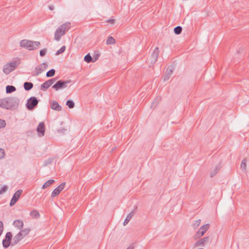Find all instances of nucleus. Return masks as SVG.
<instances>
[{
  "label": "nucleus",
  "mask_w": 249,
  "mask_h": 249,
  "mask_svg": "<svg viewBox=\"0 0 249 249\" xmlns=\"http://www.w3.org/2000/svg\"><path fill=\"white\" fill-rule=\"evenodd\" d=\"M39 100L34 96L31 97L27 100L26 107L29 110H33L37 107Z\"/></svg>",
  "instance_id": "39448f33"
},
{
  "label": "nucleus",
  "mask_w": 249,
  "mask_h": 249,
  "mask_svg": "<svg viewBox=\"0 0 249 249\" xmlns=\"http://www.w3.org/2000/svg\"><path fill=\"white\" fill-rule=\"evenodd\" d=\"M5 155L4 150L2 148H0V160L4 158Z\"/></svg>",
  "instance_id": "58836bf2"
},
{
  "label": "nucleus",
  "mask_w": 249,
  "mask_h": 249,
  "mask_svg": "<svg viewBox=\"0 0 249 249\" xmlns=\"http://www.w3.org/2000/svg\"><path fill=\"white\" fill-rule=\"evenodd\" d=\"M70 28V23L66 22L61 25L55 31L54 34V39L57 40H60L62 36L65 35L66 32Z\"/></svg>",
  "instance_id": "f03ea898"
},
{
  "label": "nucleus",
  "mask_w": 249,
  "mask_h": 249,
  "mask_svg": "<svg viewBox=\"0 0 249 249\" xmlns=\"http://www.w3.org/2000/svg\"><path fill=\"white\" fill-rule=\"evenodd\" d=\"M23 238V236L21 235V233L19 232L15 235L13 239V242L12 243V246H14L17 244L21 239Z\"/></svg>",
  "instance_id": "dca6fc26"
},
{
  "label": "nucleus",
  "mask_w": 249,
  "mask_h": 249,
  "mask_svg": "<svg viewBox=\"0 0 249 249\" xmlns=\"http://www.w3.org/2000/svg\"><path fill=\"white\" fill-rule=\"evenodd\" d=\"M173 69H169V68L167 69L165 74V78L164 79V81H165L168 80L171 77V75L173 73Z\"/></svg>",
  "instance_id": "a211bd4d"
},
{
  "label": "nucleus",
  "mask_w": 249,
  "mask_h": 249,
  "mask_svg": "<svg viewBox=\"0 0 249 249\" xmlns=\"http://www.w3.org/2000/svg\"><path fill=\"white\" fill-rule=\"evenodd\" d=\"M56 78H53L48 80L51 85H52L56 81Z\"/></svg>",
  "instance_id": "a19ab883"
},
{
  "label": "nucleus",
  "mask_w": 249,
  "mask_h": 249,
  "mask_svg": "<svg viewBox=\"0 0 249 249\" xmlns=\"http://www.w3.org/2000/svg\"><path fill=\"white\" fill-rule=\"evenodd\" d=\"M159 54V48L158 47H156L153 52H152L151 55V63H155L158 59V56Z\"/></svg>",
  "instance_id": "ddd939ff"
},
{
  "label": "nucleus",
  "mask_w": 249,
  "mask_h": 249,
  "mask_svg": "<svg viewBox=\"0 0 249 249\" xmlns=\"http://www.w3.org/2000/svg\"><path fill=\"white\" fill-rule=\"evenodd\" d=\"M47 67H48V64L46 62L43 63L41 64H40V65L37 66L35 68V70L33 72V74H32L33 76H38L40 73H42L44 71H45Z\"/></svg>",
  "instance_id": "6e6552de"
},
{
  "label": "nucleus",
  "mask_w": 249,
  "mask_h": 249,
  "mask_svg": "<svg viewBox=\"0 0 249 249\" xmlns=\"http://www.w3.org/2000/svg\"><path fill=\"white\" fill-rule=\"evenodd\" d=\"M6 126V122L4 120L0 119V129L4 128Z\"/></svg>",
  "instance_id": "c9c22d12"
},
{
  "label": "nucleus",
  "mask_w": 249,
  "mask_h": 249,
  "mask_svg": "<svg viewBox=\"0 0 249 249\" xmlns=\"http://www.w3.org/2000/svg\"><path fill=\"white\" fill-rule=\"evenodd\" d=\"M50 107L53 110L56 111H61L62 110V107L59 105L58 103L55 101H53L51 102Z\"/></svg>",
  "instance_id": "2eb2a0df"
},
{
  "label": "nucleus",
  "mask_w": 249,
  "mask_h": 249,
  "mask_svg": "<svg viewBox=\"0 0 249 249\" xmlns=\"http://www.w3.org/2000/svg\"><path fill=\"white\" fill-rule=\"evenodd\" d=\"M99 54H98V53H96V54H94L93 55V57H92V59H93V62H95L96 60H98V58H99Z\"/></svg>",
  "instance_id": "ea45409f"
},
{
  "label": "nucleus",
  "mask_w": 249,
  "mask_h": 249,
  "mask_svg": "<svg viewBox=\"0 0 249 249\" xmlns=\"http://www.w3.org/2000/svg\"><path fill=\"white\" fill-rule=\"evenodd\" d=\"M160 98L157 97V99L155 100V101L152 103V105L151 106V108L153 107L154 105H155V107H156L158 105V103L160 102Z\"/></svg>",
  "instance_id": "4c0bfd02"
},
{
  "label": "nucleus",
  "mask_w": 249,
  "mask_h": 249,
  "mask_svg": "<svg viewBox=\"0 0 249 249\" xmlns=\"http://www.w3.org/2000/svg\"><path fill=\"white\" fill-rule=\"evenodd\" d=\"M29 232L30 230L29 229H24L22 230H21L19 233H21V235L24 238L29 233Z\"/></svg>",
  "instance_id": "cd10ccee"
},
{
  "label": "nucleus",
  "mask_w": 249,
  "mask_h": 249,
  "mask_svg": "<svg viewBox=\"0 0 249 249\" xmlns=\"http://www.w3.org/2000/svg\"><path fill=\"white\" fill-rule=\"evenodd\" d=\"M66 50V46H62L60 49H59L56 53V55H59L62 53H63Z\"/></svg>",
  "instance_id": "72a5a7b5"
},
{
  "label": "nucleus",
  "mask_w": 249,
  "mask_h": 249,
  "mask_svg": "<svg viewBox=\"0 0 249 249\" xmlns=\"http://www.w3.org/2000/svg\"><path fill=\"white\" fill-rule=\"evenodd\" d=\"M8 189V187L7 185H3L0 187V195L3 194L5 192H6Z\"/></svg>",
  "instance_id": "2f4dec72"
},
{
  "label": "nucleus",
  "mask_w": 249,
  "mask_h": 249,
  "mask_svg": "<svg viewBox=\"0 0 249 249\" xmlns=\"http://www.w3.org/2000/svg\"><path fill=\"white\" fill-rule=\"evenodd\" d=\"M46 52H47L46 49H44L41 50L39 52V54H40V56L43 57V56H45L46 55Z\"/></svg>",
  "instance_id": "e433bc0d"
},
{
  "label": "nucleus",
  "mask_w": 249,
  "mask_h": 249,
  "mask_svg": "<svg viewBox=\"0 0 249 249\" xmlns=\"http://www.w3.org/2000/svg\"><path fill=\"white\" fill-rule=\"evenodd\" d=\"M22 193V190L21 189L18 190L13 196V197L10 202V206H12L17 202L20 197L21 194Z\"/></svg>",
  "instance_id": "9d476101"
},
{
  "label": "nucleus",
  "mask_w": 249,
  "mask_h": 249,
  "mask_svg": "<svg viewBox=\"0 0 249 249\" xmlns=\"http://www.w3.org/2000/svg\"><path fill=\"white\" fill-rule=\"evenodd\" d=\"M20 46L29 50H36L40 45L39 41H34L27 39L22 40L19 43Z\"/></svg>",
  "instance_id": "7ed1b4c3"
},
{
  "label": "nucleus",
  "mask_w": 249,
  "mask_h": 249,
  "mask_svg": "<svg viewBox=\"0 0 249 249\" xmlns=\"http://www.w3.org/2000/svg\"><path fill=\"white\" fill-rule=\"evenodd\" d=\"M70 83H71V80L64 81L60 80L52 86V88L54 89L55 90H58L67 88L68 84Z\"/></svg>",
  "instance_id": "423d86ee"
},
{
  "label": "nucleus",
  "mask_w": 249,
  "mask_h": 249,
  "mask_svg": "<svg viewBox=\"0 0 249 249\" xmlns=\"http://www.w3.org/2000/svg\"><path fill=\"white\" fill-rule=\"evenodd\" d=\"M49 8L51 10H53L54 9V6L53 5H49Z\"/></svg>",
  "instance_id": "c03bdc74"
},
{
  "label": "nucleus",
  "mask_w": 249,
  "mask_h": 249,
  "mask_svg": "<svg viewBox=\"0 0 249 249\" xmlns=\"http://www.w3.org/2000/svg\"><path fill=\"white\" fill-rule=\"evenodd\" d=\"M30 216L33 218L37 219L40 217V214L37 210H34L30 212Z\"/></svg>",
  "instance_id": "b1692460"
},
{
  "label": "nucleus",
  "mask_w": 249,
  "mask_h": 249,
  "mask_svg": "<svg viewBox=\"0 0 249 249\" xmlns=\"http://www.w3.org/2000/svg\"><path fill=\"white\" fill-rule=\"evenodd\" d=\"M240 168L243 171H246V159H244L242 160L241 163Z\"/></svg>",
  "instance_id": "473e14b6"
},
{
  "label": "nucleus",
  "mask_w": 249,
  "mask_h": 249,
  "mask_svg": "<svg viewBox=\"0 0 249 249\" xmlns=\"http://www.w3.org/2000/svg\"><path fill=\"white\" fill-rule=\"evenodd\" d=\"M34 86V85L31 82H26L23 84V87L25 90L29 91Z\"/></svg>",
  "instance_id": "412c9836"
},
{
  "label": "nucleus",
  "mask_w": 249,
  "mask_h": 249,
  "mask_svg": "<svg viewBox=\"0 0 249 249\" xmlns=\"http://www.w3.org/2000/svg\"><path fill=\"white\" fill-rule=\"evenodd\" d=\"M55 71L54 69H51L50 70H49V71H48L46 73V76L47 77H53V76L55 74Z\"/></svg>",
  "instance_id": "c85d7f7f"
},
{
  "label": "nucleus",
  "mask_w": 249,
  "mask_h": 249,
  "mask_svg": "<svg viewBox=\"0 0 249 249\" xmlns=\"http://www.w3.org/2000/svg\"><path fill=\"white\" fill-rule=\"evenodd\" d=\"M210 241V238L209 236L205 237L197 240L194 245V248L196 247L201 246L204 247Z\"/></svg>",
  "instance_id": "9b49d317"
},
{
  "label": "nucleus",
  "mask_w": 249,
  "mask_h": 249,
  "mask_svg": "<svg viewBox=\"0 0 249 249\" xmlns=\"http://www.w3.org/2000/svg\"><path fill=\"white\" fill-rule=\"evenodd\" d=\"M51 84L48 80L43 83L41 86H40V89L43 91L46 90L50 86Z\"/></svg>",
  "instance_id": "aec40b11"
},
{
  "label": "nucleus",
  "mask_w": 249,
  "mask_h": 249,
  "mask_svg": "<svg viewBox=\"0 0 249 249\" xmlns=\"http://www.w3.org/2000/svg\"><path fill=\"white\" fill-rule=\"evenodd\" d=\"M13 225L18 230H21L23 227V222L20 220H15L13 222Z\"/></svg>",
  "instance_id": "f3484780"
},
{
  "label": "nucleus",
  "mask_w": 249,
  "mask_h": 249,
  "mask_svg": "<svg viewBox=\"0 0 249 249\" xmlns=\"http://www.w3.org/2000/svg\"><path fill=\"white\" fill-rule=\"evenodd\" d=\"M115 43V39L111 36H109L107 37V40L106 41V44L107 45H112L114 44Z\"/></svg>",
  "instance_id": "393cba45"
},
{
  "label": "nucleus",
  "mask_w": 249,
  "mask_h": 249,
  "mask_svg": "<svg viewBox=\"0 0 249 249\" xmlns=\"http://www.w3.org/2000/svg\"><path fill=\"white\" fill-rule=\"evenodd\" d=\"M66 131V130L65 129H59L58 130V131L59 132H62V133H64Z\"/></svg>",
  "instance_id": "37998d69"
},
{
  "label": "nucleus",
  "mask_w": 249,
  "mask_h": 249,
  "mask_svg": "<svg viewBox=\"0 0 249 249\" xmlns=\"http://www.w3.org/2000/svg\"><path fill=\"white\" fill-rule=\"evenodd\" d=\"M182 30V27L181 26H178L174 28V31L175 34L179 35L181 33Z\"/></svg>",
  "instance_id": "c756f323"
},
{
  "label": "nucleus",
  "mask_w": 249,
  "mask_h": 249,
  "mask_svg": "<svg viewBox=\"0 0 249 249\" xmlns=\"http://www.w3.org/2000/svg\"><path fill=\"white\" fill-rule=\"evenodd\" d=\"M134 215V211L131 212L129 213H128L125 218V220L124 221L123 225L125 226L129 222L130 220L131 219L132 216Z\"/></svg>",
  "instance_id": "4be33fe9"
},
{
  "label": "nucleus",
  "mask_w": 249,
  "mask_h": 249,
  "mask_svg": "<svg viewBox=\"0 0 249 249\" xmlns=\"http://www.w3.org/2000/svg\"><path fill=\"white\" fill-rule=\"evenodd\" d=\"M221 168L220 164L217 165L213 170H212L210 173V177L213 178L214 177L219 171Z\"/></svg>",
  "instance_id": "6ab92c4d"
},
{
  "label": "nucleus",
  "mask_w": 249,
  "mask_h": 249,
  "mask_svg": "<svg viewBox=\"0 0 249 249\" xmlns=\"http://www.w3.org/2000/svg\"><path fill=\"white\" fill-rule=\"evenodd\" d=\"M19 99L17 97H9L0 99V107L9 110L17 109L19 104Z\"/></svg>",
  "instance_id": "f257e3e1"
},
{
  "label": "nucleus",
  "mask_w": 249,
  "mask_h": 249,
  "mask_svg": "<svg viewBox=\"0 0 249 249\" xmlns=\"http://www.w3.org/2000/svg\"><path fill=\"white\" fill-rule=\"evenodd\" d=\"M210 225L206 224L202 226L199 230L196 232L194 236L195 239H199L200 237L203 236L207 231L209 229Z\"/></svg>",
  "instance_id": "0eeeda50"
},
{
  "label": "nucleus",
  "mask_w": 249,
  "mask_h": 249,
  "mask_svg": "<svg viewBox=\"0 0 249 249\" xmlns=\"http://www.w3.org/2000/svg\"><path fill=\"white\" fill-rule=\"evenodd\" d=\"M126 249H134V246L130 245Z\"/></svg>",
  "instance_id": "a18cd8bd"
},
{
  "label": "nucleus",
  "mask_w": 249,
  "mask_h": 249,
  "mask_svg": "<svg viewBox=\"0 0 249 249\" xmlns=\"http://www.w3.org/2000/svg\"><path fill=\"white\" fill-rule=\"evenodd\" d=\"M66 105L68 106V107L70 108H72L74 107V103L73 101L71 100H68L66 102Z\"/></svg>",
  "instance_id": "7c9ffc66"
},
{
  "label": "nucleus",
  "mask_w": 249,
  "mask_h": 249,
  "mask_svg": "<svg viewBox=\"0 0 249 249\" xmlns=\"http://www.w3.org/2000/svg\"><path fill=\"white\" fill-rule=\"evenodd\" d=\"M19 64V63L17 61L8 63L3 66V72L6 74H8L14 71Z\"/></svg>",
  "instance_id": "20e7f679"
},
{
  "label": "nucleus",
  "mask_w": 249,
  "mask_h": 249,
  "mask_svg": "<svg viewBox=\"0 0 249 249\" xmlns=\"http://www.w3.org/2000/svg\"><path fill=\"white\" fill-rule=\"evenodd\" d=\"M16 90L15 87L12 85H8L6 87V93H11Z\"/></svg>",
  "instance_id": "5701e85b"
},
{
  "label": "nucleus",
  "mask_w": 249,
  "mask_h": 249,
  "mask_svg": "<svg viewBox=\"0 0 249 249\" xmlns=\"http://www.w3.org/2000/svg\"><path fill=\"white\" fill-rule=\"evenodd\" d=\"M65 184V182H62L58 186L55 188L52 193L51 196L52 197H54L58 195L59 193L62 191V190L64 189Z\"/></svg>",
  "instance_id": "f8f14e48"
},
{
  "label": "nucleus",
  "mask_w": 249,
  "mask_h": 249,
  "mask_svg": "<svg viewBox=\"0 0 249 249\" xmlns=\"http://www.w3.org/2000/svg\"><path fill=\"white\" fill-rule=\"evenodd\" d=\"M54 182L53 179H50L46 181L42 186V189H45L50 186Z\"/></svg>",
  "instance_id": "bb28decb"
},
{
  "label": "nucleus",
  "mask_w": 249,
  "mask_h": 249,
  "mask_svg": "<svg viewBox=\"0 0 249 249\" xmlns=\"http://www.w3.org/2000/svg\"><path fill=\"white\" fill-rule=\"evenodd\" d=\"M247 85H249V81H247Z\"/></svg>",
  "instance_id": "49530a36"
},
{
  "label": "nucleus",
  "mask_w": 249,
  "mask_h": 249,
  "mask_svg": "<svg viewBox=\"0 0 249 249\" xmlns=\"http://www.w3.org/2000/svg\"><path fill=\"white\" fill-rule=\"evenodd\" d=\"M201 223L200 219H198L195 221V222L192 224V226L194 229H196L197 227H198Z\"/></svg>",
  "instance_id": "f704fd0d"
},
{
  "label": "nucleus",
  "mask_w": 249,
  "mask_h": 249,
  "mask_svg": "<svg viewBox=\"0 0 249 249\" xmlns=\"http://www.w3.org/2000/svg\"><path fill=\"white\" fill-rule=\"evenodd\" d=\"M12 234L10 231L7 232L5 235V238L2 240V246L4 248H8L11 244L12 239Z\"/></svg>",
  "instance_id": "1a4fd4ad"
},
{
  "label": "nucleus",
  "mask_w": 249,
  "mask_h": 249,
  "mask_svg": "<svg viewBox=\"0 0 249 249\" xmlns=\"http://www.w3.org/2000/svg\"><path fill=\"white\" fill-rule=\"evenodd\" d=\"M37 131L39 136H43L45 134V124L43 122L39 124L37 127Z\"/></svg>",
  "instance_id": "4468645a"
},
{
  "label": "nucleus",
  "mask_w": 249,
  "mask_h": 249,
  "mask_svg": "<svg viewBox=\"0 0 249 249\" xmlns=\"http://www.w3.org/2000/svg\"><path fill=\"white\" fill-rule=\"evenodd\" d=\"M107 22L110 23L111 24H114V19H109L107 20Z\"/></svg>",
  "instance_id": "79ce46f5"
},
{
  "label": "nucleus",
  "mask_w": 249,
  "mask_h": 249,
  "mask_svg": "<svg viewBox=\"0 0 249 249\" xmlns=\"http://www.w3.org/2000/svg\"><path fill=\"white\" fill-rule=\"evenodd\" d=\"M84 60L85 61H86V62H87L88 63L92 62H93L92 57H91V56L90 55V54L89 53H88L85 56Z\"/></svg>",
  "instance_id": "a878e982"
}]
</instances>
